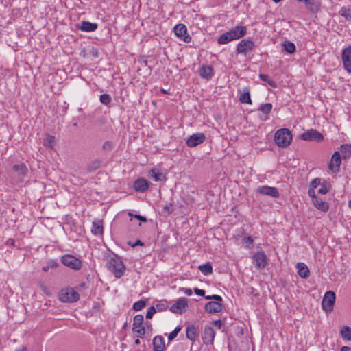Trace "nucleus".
Returning <instances> with one entry per match:
<instances>
[{
    "label": "nucleus",
    "instance_id": "obj_1",
    "mask_svg": "<svg viewBox=\"0 0 351 351\" xmlns=\"http://www.w3.org/2000/svg\"><path fill=\"white\" fill-rule=\"evenodd\" d=\"M247 33V28L244 26H236L228 32L222 34L217 39L220 45H225L234 40L244 36Z\"/></svg>",
    "mask_w": 351,
    "mask_h": 351
},
{
    "label": "nucleus",
    "instance_id": "obj_2",
    "mask_svg": "<svg viewBox=\"0 0 351 351\" xmlns=\"http://www.w3.org/2000/svg\"><path fill=\"white\" fill-rule=\"evenodd\" d=\"M107 265L108 270L111 271L117 278H119L123 276L125 268L120 257L115 255L110 257Z\"/></svg>",
    "mask_w": 351,
    "mask_h": 351
},
{
    "label": "nucleus",
    "instance_id": "obj_3",
    "mask_svg": "<svg viewBox=\"0 0 351 351\" xmlns=\"http://www.w3.org/2000/svg\"><path fill=\"white\" fill-rule=\"evenodd\" d=\"M274 141L278 147H286L292 141V134L287 128L279 129L275 133Z\"/></svg>",
    "mask_w": 351,
    "mask_h": 351
},
{
    "label": "nucleus",
    "instance_id": "obj_4",
    "mask_svg": "<svg viewBox=\"0 0 351 351\" xmlns=\"http://www.w3.org/2000/svg\"><path fill=\"white\" fill-rule=\"evenodd\" d=\"M79 298V293L71 287L62 289L59 293V299L63 302H74Z\"/></svg>",
    "mask_w": 351,
    "mask_h": 351
},
{
    "label": "nucleus",
    "instance_id": "obj_5",
    "mask_svg": "<svg viewBox=\"0 0 351 351\" xmlns=\"http://www.w3.org/2000/svg\"><path fill=\"white\" fill-rule=\"evenodd\" d=\"M61 261L62 264L74 270H79L82 267L81 261L70 254H65L62 256Z\"/></svg>",
    "mask_w": 351,
    "mask_h": 351
},
{
    "label": "nucleus",
    "instance_id": "obj_6",
    "mask_svg": "<svg viewBox=\"0 0 351 351\" xmlns=\"http://www.w3.org/2000/svg\"><path fill=\"white\" fill-rule=\"evenodd\" d=\"M144 317L142 315H136L134 316L132 324V331L138 338H142L145 333V328L142 326Z\"/></svg>",
    "mask_w": 351,
    "mask_h": 351
},
{
    "label": "nucleus",
    "instance_id": "obj_7",
    "mask_svg": "<svg viewBox=\"0 0 351 351\" xmlns=\"http://www.w3.org/2000/svg\"><path fill=\"white\" fill-rule=\"evenodd\" d=\"M335 301V292H333L332 291H327L325 293V295L322 299V308L326 312H330L333 308Z\"/></svg>",
    "mask_w": 351,
    "mask_h": 351
},
{
    "label": "nucleus",
    "instance_id": "obj_8",
    "mask_svg": "<svg viewBox=\"0 0 351 351\" xmlns=\"http://www.w3.org/2000/svg\"><path fill=\"white\" fill-rule=\"evenodd\" d=\"M301 138L306 141L321 142L324 140L322 134L315 130H310L301 134Z\"/></svg>",
    "mask_w": 351,
    "mask_h": 351
},
{
    "label": "nucleus",
    "instance_id": "obj_9",
    "mask_svg": "<svg viewBox=\"0 0 351 351\" xmlns=\"http://www.w3.org/2000/svg\"><path fill=\"white\" fill-rule=\"evenodd\" d=\"M252 263L258 269H263L267 265V257L263 252H257L252 256Z\"/></svg>",
    "mask_w": 351,
    "mask_h": 351
},
{
    "label": "nucleus",
    "instance_id": "obj_10",
    "mask_svg": "<svg viewBox=\"0 0 351 351\" xmlns=\"http://www.w3.org/2000/svg\"><path fill=\"white\" fill-rule=\"evenodd\" d=\"M174 33L178 38L185 43H189L191 37L187 33L186 27L182 23H179L174 27Z\"/></svg>",
    "mask_w": 351,
    "mask_h": 351
},
{
    "label": "nucleus",
    "instance_id": "obj_11",
    "mask_svg": "<svg viewBox=\"0 0 351 351\" xmlns=\"http://www.w3.org/2000/svg\"><path fill=\"white\" fill-rule=\"evenodd\" d=\"M341 59L344 69L349 73H351V45L346 47L341 54Z\"/></svg>",
    "mask_w": 351,
    "mask_h": 351
},
{
    "label": "nucleus",
    "instance_id": "obj_12",
    "mask_svg": "<svg viewBox=\"0 0 351 351\" xmlns=\"http://www.w3.org/2000/svg\"><path fill=\"white\" fill-rule=\"evenodd\" d=\"M148 176L155 182H163L167 180L165 171L157 167L150 169L148 172Z\"/></svg>",
    "mask_w": 351,
    "mask_h": 351
},
{
    "label": "nucleus",
    "instance_id": "obj_13",
    "mask_svg": "<svg viewBox=\"0 0 351 351\" xmlns=\"http://www.w3.org/2000/svg\"><path fill=\"white\" fill-rule=\"evenodd\" d=\"M206 140V136L204 133L198 132L192 134L187 140L186 145L189 147H193L202 143Z\"/></svg>",
    "mask_w": 351,
    "mask_h": 351
},
{
    "label": "nucleus",
    "instance_id": "obj_14",
    "mask_svg": "<svg viewBox=\"0 0 351 351\" xmlns=\"http://www.w3.org/2000/svg\"><path fill=\"white\" fill-rule=\"evenodd\" d=\"M254 43L251 39H244L241 40L237 46V53H245L247 51L253 49Z\"/></svg>",
    "mask_w": 351,
    "mask_h": 351
},
{
    "label": "nucleus",
    "instance_id": "obj_15",
    "mask_svg": "<svg viewBox=\"0 0 351 351\" xmlns=\"http://www.w3.org/2000/svg\"><path fill=\"white\" fill-rule=\"evenodd\" d=\"M187 306V299L185 298H180L177 302L171 306L170 311L174 313L182 314L185 311Z\"/></svg>",
    "mask_w": 351,
    "mask_h": 351
},
{
    "label": "nucleus",
    "instance_id": "obj_16",
    "mask_svg": "<svg viewBox=\"0 0 351 351\" xmlns=\"http://www.w3.org/2000/svg\"><path fill=\"white\" fill-rule=\"evenodd\" d=\"M341 164V159L340 153L339 152H335L331 157L328 168L333 173H337L339 171Z\"/></svg>",
    "mask_w": 351,
    "mask_h": 351
},
{
    "label": "nucleus",
    "instance_id": "obj_17",
    "mask_svg": "<svg viewBox=\"0 0 351 351\" xmlns=\"http://www.w3.org/2000/svg\"><path fill=\"white\" fill-rule=\"evenodd\" d=\"M256 191L261 195H268L274 198L279 197V192L276 187L261 186L257 188Z\"/></svg>",
    "mask_w": 351,
    "mask_h": 351
},
{
    "label": "nucleus",
    "instance_id": "obj_18",
    "mask_svg": "<svg viewBox=\"0 0 351 351\" xmlns=\"http://www.w3.org/2000/svg\"><path fill=\"white\" fill-rule=\"evenodd\" d=\"M221 301H212L206 303L205 306L206 311L210 313H219L222 311L223 306Z\"/></svg>",
    "mask_w": 351,
    "mask_h": 351
},
{
    "label": "nucleus",
    "instance_id": "obj_19",
    "mask_svg": "<svg viewBox=\"0 0 351 351\" xmlns=\"http://www.w3.org/2000/svg\"><path fill=\"white\" fill-rule=\"evenodd\" d=\"M149 186V182L145 178L137 179L134 183L136 191L145 192Z\"/></svg>",
    "mask_w": 351,
    "mask_h": 351
},
{
    "label": "nucleus",
    "instance_id": "obj_20",
    "mask_svg": "<svg viewBox=\"0 0 351 351\" xmlns=\"http://www.w3.org/2000/svg\"><path fill=\"white\" fill-rule=\"evenodd\" d=\"M213 74V68L210 65H203L199 69V75L202 78L210 79Z\"/></svg>",
    "mask_w": 351,
    "mask_h": 351
},
{
    "label": "nucleus",
    "instance_id": "obj_21",
    "mask_svg": "<svg viewBox=\"0 0 351 351\" xmlns=\"http://www.w3.org/2000/svg\"><path fill=\"white\" fill-rule=\"evenodd\" d=\"M153 347L154 351H164L165 347L164 338L162 336H156L153 339Z\"/></svg>",
    "mask_w": 351,
    "mask_h": 351
},
{
    "label": "nucleus",
    "instance_id": "obj_22",
    "mask_svg": "<svg viewBox=\"0 0 351 351\" xmlns=\"http://www.w3.org/2000/svg\"><path fill=\"white\" fill-rule=\"evenodd\" d=\"M215 335V332L213 328L209 326L204 328L203 339L205 342L212 343L214 340Z\"/></svg>",
    "mask_w": 351,
    "mask_h": 351
},
{
    "label": "nucleus",
    "instance_id": "obj_23",
    "mask_svg": "<svg viewBox=\"0 0 351 351\" xmlns=\"http://www.w3.org/2000/svg\"><path fill=\"white\" fill-rule=\"evenodd\" d=\"M298 275L303 278H306L309 276V269L308 267L303 263H298L296 265Z\"/></svg>",
    "mask_w": 351,
    "mask_h": 351
},
{
    "label": "nucleus",
    "instance_id": "obj_24",
    "mask_svg": "<svg viewBox=\"0 0 351 351\" xmlns=\"http://www.w3.org/2000/svg\"><path fill=\"white\" fill-rule=\"evenodd\" d=\"M312 202L315 207L318 210L323 212H326L328 210V204L322 199L317 197Z\"/></svg>",
    "mask_w": 351,
    "mask_h": 351
},
{
    "label": "nucleus",
    "instance_id": "obj_25",
    "mask_svg": "<svg viewBox=\"0 0 351 351\" xmlns=\"http://www.w3.org/2000/svg\"><path fill=\"white\" fill-rule=\"evenodd\" d=\"M97 28V24L88 21H83L79 26V29L84 32H93Z\"/></svg>",
    "mask_w": 351,
    "mask_h": 351
},
{
    "label": "nucleus",
    "instance_id": "obj_26",
    "mask_svg": "<svg viewBox=\"0 0 351 351\" xmlns=\"http://www.w3.org/2000/svg\"><path fill=\"white\" fill-rule=\"evenodd\" d=\"M197 337V329L194 325L189 326L186 328V337L194 341Z\"/></svg>",
    "mask_w": 351,
    "mask_h": 351
},
{
    "label": "nucleus",
    "instance_id": "obj_27",
    "mask_svg": "<svg viewBox=\"0 0 351 351\" xmlns=\"http://www.w3.org/2000/svg\"><path fill=\"white\" fill-rule=\"evenodd\" d=\"M239 100L242 104H252V100L248 88L245 87L243 89V93L241 95Z\"/></svg>",
    "mask_w": 351,
    "mask_h": 351
},
{
    "label": "nucleus",
    "instance_id": "obj_28",
    "mask_svg": "<svg viewBox=\"0 0 351 351\" xmlns=\"http://www.w3.org/2000/svg\"><path fill=\"white\" fill-rule=\"evenodd\" d=\"M101 165V161L99 159H94L91 162H90L87 167L86 169L88 172H93L98 169Z\"/></svg>",
    "mask_w": 351,
    "mask_h": 351
},
{
    "label": "nucleus",
    "instance_id": "obj_29",
    "mask_svg": "<svg viewBox=\"0 0 351 351\" xmlns=\"http://www.w3.org/2000/svg\"><path fill=\"white\" fill-rule=\"evenodd\" d=\"M13 170L18 173L19 176H24L27 173L28 169L27 166L23 164L14 165Z\"/></svg>",
    "mask_w": 351,
    "mask_h": 351
},
{
    "label": "nucleus",
    "instance_id": "obj_30",
    "mask_svg": "<svg viewBox=\"0 0 351 351\" xmlns=\"http://www.w3.org/2000/svg\"><path fill=\"white\" fill-rule=\"evenodd\" d=\"M198 269L206 276L210 275L213 273V267L210 263L199 265Z\"/></svg>",
    "mask_w": 351,
    "mask_h": 351
},
{
    "label": "nucleus",
    "instance_id": "obj_31",
    "mask_svg": "<svg viewBox=\"0 0 351 351\" xmlns=\"http://www.w3.org/2000/svg\"><path fill=\"white\" fill-rule=\"evenodd\" d=\"M340 152L343 158H348L351 156V145L343 144L341 146Z\"/></svg>",
    "mask_w": 351,
    "mask_h": 351
},
{
    "label": "nucleus",
    "instance_id": "obj_32",
    "mask_svg": "<svg viewBox=\"0 0 351 351\" xmlns=\"http://www.w3.org/2000/svg\"><path fill=\"white\" fill-rule=\"evenodd\" d=\"M241 243L244 247L252 249L253 247L254 240L250 236H244L242 238Z\"/></svg>",
    "mask_w": 351,
    "mask_h": 351
},
{
    "label": "nucleus",
    "instance_id": "obj_33",
    "mask_svg": "<svg viewBox=\"0 0 351 351\" xmlns=\"http://www.w3.org/2000/svg\"><path fill=\"white\" fill-rule=\"evenodd\" d=\"M92 232L95 234H101L103 233V226L100 221H94L91 230Z\"/></svg>",
    "mask_w": 351,
    "mask_h": 351
},
{
    "label": "nucleus",
    "instance_id": "obj_34",
    "mask_svg": "<svg viewBox=\"0 0 351 351\" xmlns=\"http://www.w3.org/2000/svg\"><path fill=\"white\" fill-rule=\"evenodd\" d=\"M306 4L307 9L311 12H317L319 10V5L313 1L306 0L304 1Z\"/></svg>",
    "mask_w": 351,
    "mask_h": 351
},
{
    "label": "nucleus",
    "instance_id": "obj_35",
    "mask_svg": "<svg viewBox=\"0 0 351 351\" xmlns=\"http://www.w3.org/2000/svg\"><path fill=\"white\" fill-rule=\"evenodd\" d=\"M339 14L346 20L351 22V6L341 8L339 10Z\"/></svg>",
    "mask_w": 351,
    "mask_h": 351
},
{
    "label": "nucleus",
    "instance_id": "obj_36",
    "mask_svg": "<svg viewBox=\"0 0 351 351\" xmlns=\"http://www.w3.org/2000/svg\"><path fill=\"white\" fill-rule=\"evenodd\" d=\"M340 334L343 339L351 340V328L350 327L343 326L340 330Z\"/></svg>",
    "mask_w": 351,
    "mask_h": 351
},
{
    "label": "nucleus",
    "instance_id": "obj_37",
    "mask_svg": "<svg viewBox=\"0 0 351 351\" xmlns=\"http://www.w3.org/2000/svg\"><path fill=\"white\" fill-rule=\"evenodd\" d=\"M54 141L55 138L53 136L47 134L43 140V145L45 147H52L53 146Z\"/></svg>",
    "mask_w": 351,
    "mask_h": 351
},
{
    "label": "nucleus",
    "instance_id": "obj_38",
    "mask_svg": "<svg viewBox=\"0 0 351 351\" xmlns=\"http://www.w3.org/2000/svg\"><path fill=\"white\" fill-rule=\"evenodd\" d=\"M283 47L285 50L289 53H293L295 50V45L290 41L285 42L283 44Z\"/></svg>",
    "mask_w": 351,
    "mask_h": 351
},
{
    "label": "nucleus",
    "instance_id": "obj_39",
    "mask_svg": "<svg viewBox=\"0 0 351 351\" xmlns=\"http://www.w3.org/2000/svg\"><path fill=\"white\" fill-rule=\"evenodd\" d=\"M259 77L264 82H266L269 84L271 87H276V83L275 81L270 79L269 75L265 74H260Z\"/></svg>",
    "mask_w": 351,
    "mask_h": 351
},
{
    "label": "nucleus",
    "instance_id": "obj_40",
    "mask_svg": "<svg viewBox=\"0 0 351 351\" xmlns=\"http://www.w3.org/2000/svg\"><path fill=\"white\" fill-rule=\"evenodd\" d=\"M272 108V105L270 103H266L259 106L258 110L263 112L265 114H269Z\"/></svg>",
    "mask_w": 351,
    "mask_h": 351
},
{
    "label": "nucleus",
    "instance_id": "obj_41",
    "mask_svg": "<svg viewBox=\"0 0 351 351\" xmlns=\"http://www.w3.org/2000/svg\"><path fill=\"white\" fill-rule=\"evenodd\" d=\"M330 184L324 180L322 184V186L319 189L318 193L322 195L326 194L330 191Z\"/></svg>",
    "mask_w": 351,
    "mask_h": 351
},
{
    "label": "nucleus",
    "instance_id": "obj_42",
    "mask_svg": "<svg viewBox=\"0 0 351 351\" xmlns=\"http://www.w3.org/2000/svg\"><path fill=\"white\" fill-rule=\"evenodd\" d=\"M180 330H181V327L178 326L171 332H170V334L168 335L169 341H171L173 339H174L177 337L178 332Z\"/></svg>",
    "mask_w": 351,
    "mask_h": 351
},
{
    "label": "nucleus",
    "instance_id": "obj_43",
    "mask_svg": "<svg viewBox=\"0 0 351 351\" xmlns=\"http://www.w3.org/2000/svg\"><path fill=\"white\" fill-rule=\"evenodd\" d=\"M100 101L105 105H108L111 101V97L108 94H102L100 95Z\"/></svg>",
    "mask_w": 351,
    "mask_h": 351
},
{
    "label": "nucleus",
    "instance_id": "obj_44",
    "mask_svg": "<svg viewBox=\"0 0 351 351\" xmlns=\"http://www.w3.org/2000/svg\"><path fill=\"white\" fill-rule=\"evenodd\" d=\"M145 306V302L140 300L136 302L133 305V309L136 311H141Z\"/></svg>",
    "mask_w": 351,
    "mask_h": 351
},
{
    "label": "nucleus",
    "instance_id": "obj_45",
    "mask_svg": "<svg viewBox=\"0 0 351 351\" xmlns=\"http://www.w3.org/2000/svg\"><path fill=\"white\" fill-rule=\"evenodd\" d=\"M320 184H321V179L319 178H316L311 182L310 188L315 189Z\"/></svg>",
    "mask_w": 351,
    "mask_h": 351
},
{
    "label": "nucleus",
    "instance_id": "obj_46",
    "mask_svg": "<svg viewBox=\"0 0 351 351\" xmlns=\"http://www.w3.org/2000/svg\"><path fill=\"white\" fill-rule=\"evenodd\" d=\"M113 147V143L111 141H106L102 145V148L106 151H110Z\"/></svg>",
    "mask_w": 351,
    "mask_h": 351
},
{
    "label": "nucleus",
    "instance_id": "obj_47",
    "mask_svg": "<svg viewBox=\"0 0 351 351\" xmlns=\"http://www.w3.org/2000/svg\"><path fill=\"white\" fill-rule=\"evenodd\" d=\"M156 313V309L154 306H151L148 308L146 313V318L151 319L152 318L154 314Z\"/></svg>",
    "mask_w": 351,
    "mask_h": 351
},
{
    "label": "nucleus",
    "instance_id": "obj_48",
    "mask_svg": "<svg viewBox=\"0 0 351 351\" xmlns=\"http://www.w3.org/2000/svg\"><path fill=\"white\" fill-rule=\"evenodd\" d=\"M162 210L165 213H167L168 214L171 213L173 212V208H172V204H167L166 205H165L162 208Z\"/></svg>",
    "mask_w": 351,
    "mask_h": 351
},
{
    "label": "nucleus",
    "instance_id": "obj_49",
    "mask_svg": "<svg viewBox=\"0 0 351 351\" xmlns=\"http://www.w3.org/2000/svg\"><path fill=\"white\" fill-rule=\"evenodd\" d=\"M205 298L206 300H215V301H221L222 300V298L219 295H207V296H205Z\"/></svg>",
    "mask_w": 351,
    "mask_h": 351
},
{
    "label": "nucleus",
    "instance_id": "obj_50",
    "mask_svg": "<svg viewBox=\"0 0 351 351\" xmlns=\"http://www.w3.org/2000/svg\"><path fill=\"white\" fill-rule=\"evenodd\" d=\"M308 193L309 197L312 199V201L313 199H315L316 198H317L314 189L309 188Z\"/></svg>",
    "mask_w": 351,
    "mask_h": 351
},
{
    "label": "nucleus",
    "instance_id": "obj_51",
    "mask_svg": "<svg viewBox=\"0 0 351 351\" xmlns=\"http://www.w3.org/2000/svg\"><path fill=\"white\" fill-rule=\"evenodd\" d=\"M194 292L195 293V294H197V295H200V296H204L205 294L204 290L200 289L198 288H195Z\"/></svg>",
    "mask_w": 351,
    "mask_h": 351
},
{
    "label": "nucleus",
    "instance_id": "obj_52",
    "mask_svg": "<svg viewBox=\"0 0 351 351\" xmlns=\"http://www.w3.org/2000/svg\"><path fill=\"white\" fill-rule=\"evenodd\" d=\"M182 291L187 295H192V290L189 288H182Z\"/></svg>",
    "mask_w": 351,
    "mask_h": 351
},
{
    "label": "nucleus",
    "instance_id": "obj_53",
    "mask_svg": "<svg viewBox=\"0 0 351 351\" xmlns=\"http://www.w3.org/2000/svg\"><path fill=\"white\" fill-rule=\"evenodd\" d=\"M56 265H57V264L54 263L51 265V267H56ZM50 267H51V266H50V265H46V266H44V267H43V270L44 271H48Z\"/></svg>",
    "mask_w": 351,
    "mask_h": 351
},
{
    "label": "nucleus",
    "instance_id": "obj_54",
    "mask_svg": "<svg viewBox=\"0 0 351 351\" xmlns=\"http://www.w3.org/2000/svg\"><path fill=\"white\" fill-rule=\"evenodd\" d=\"M135 217H136L137 219H140L142 221H147V219L145 217H144L143 216H141V215H135Z\"/></svg>",
    "mask_w": 351,
    "mask_h": 351
},
{
    "label": "nucleus",
    "instance_id": "obj_55",
    "mask_svg": "<svg viewBox=\"0 0 351 351\" xmlns=\"http://www.w3.org/2000/svg\"><path fill=\"white\" fill-rule=\"evenodd\" d=\"M136 245H143V243L141 242L140 240H137L132 246L135 247Z\"/></svg>",
    "mask_w": 351,
    "mask_h": 351
},
{
    "label": "nucleus",
    "instance_id": "obj_56",
    "mask_svg": "<svg viewBox=\"0 0 351 351\" xmlns=\"http://www.w3.org/2000/svg\"><path fill=\"white\" fill-rule=\"evenodd\" d=\"M341 351H351V348L348 347V346H343L341 348Z\"/></svg>",
    "mask_w": 351,
    "mask_h": 351
},
{
    "label": "nucleus",
    "instance_id": "obj_57",
    "mask_svg": "<svg viewBox=\"0 0 351 351\" xmlns=\"http://www.w3.org/2000/svg\"><path fill=\"white\" fill-rule=\"evenodd\" d=\"M215 326H217V327L220 328V327H221V320L215 321Z\"/></svg>",
    "mask_w": 351,
    "mask_h": 351
},
{
    "label": "nucleus",
    "instance_id": "obj_58",
    "mask_svg": "<svg viewBox=\"0 0 351 351\" xmlns=\"http://www.w3.org/2000/svg\"><path fill=\"white\" fill-rule=\"evenodd\" d=\"M25 350H26L25 348L23 346L15 351H25Z\"/></svg>",
    "mask_w": 351,
    "mask_h": 351
},
{
    "label": "nucleus",
    "instance_id": "obj_59",
    "mask_svg": "<svg viewBox=\"0 0 351 351\" xmlns=\"http://www.w3.org/2000/svg\"><path fill=\"white\" fill-rule=\"evenodd\" d=\"M135 343H136V345H138V344H139V343H140V340H139V339H138H138H136L135 340Z\"/></svg>",
    "mask_w": 351,
    "mask_h": 351
},
{
    "label": "nucleus",
    "instance_id": "obj_60",
    "mask_svg": "<svg viewBox=\"0 0 351 351\" xmlns=\"http://www.w3.org/2000/svg\"><path fill=\"white\" fill-rule=\"evenodd\" d=\"M275 3H278L280 2L281 0H273Z\"/></svg>",
    "mask_w": 351,
    "mask_h": 351
},
{
    "label": "nucleus",
    "instance_id": "obj_61",
    "mask_svg": "<svg viewBox=\"0 0 351 351\" xmlns=\"http://www.w3.org/2000/svg\"><path fill=\"white\" fill-rule=\"evenodd\" d=\"M349 207L351 208V200L349 202Z\"/></svg>",
    "mask_w": 351,
    "mask_h": 351
}]
</instances>
